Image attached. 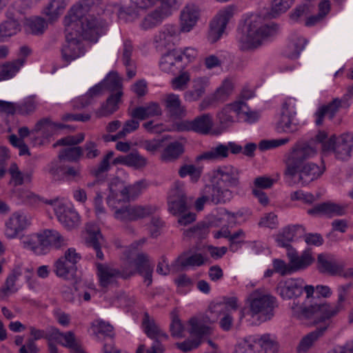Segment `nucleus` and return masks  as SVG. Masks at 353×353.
Listing matches in <instances>:
<instances>
[{"label":"nucleus","instance_id":"nucleus-1","mask_svg":"<svg viewBox=\"0 0 353 353\" xmlns=\"http://www.w3.org/2000/svg\"><path fill=\"white\" fill-rule=\"evenodd\" d=\"M318 147L314 141L296 142L284 157V177L289 185L301 183L306 185L320 177L325 167L307 162L317 153Z\"/></svg>","mask_w":353,"mask_h":353},{"label":"nucleus","instance_id":"nucleus-2","mask_svg":"<svg viewBox=\"0 0 353 353\" xmlns=\"http://www.w3.org/2000/svg\"><path fill=\"white\" fill-rule=\"evenodd\" d=\"M278 26L265 24L259 15H251L245 23L243 31L238 37V46L242 51L254 50L261 46L263 41L276 34Z\"/></svg>","mask_w":353,"mask_h":353},{"label":"nucleus","instance_id":"nucleus-3","mask_svg":"<svg viewBox=\"0 0 353 353\" xmlns=\"http://www.w3.org/2000/svg\"><path fill=\"white\" fill-rule=\"evenodd\" d=\"M210 182V185H207V190L216 194L214 201L217 199L225 203L233 198V192L230 188L239 185V171L231 165L219 166L212 170Z\"/></svg>","mask_w":353,"mask_h":353},{"label":"nucleus","instance_id":"nucleus-4","mask_svg":"<svg viewBox=\"0 0 353 353\" xmlns=\"http://www.w3.org/2000/svg\"><path fill=\"white\" fill-rule=\"evenodd\" d=\"M94 4V0H81L70 8L64 18H69L70 23L80 27L84 35L92 40H96L103 33L102 23L97 17L85 14Z\"/></svg>","mask_w":353,"mask_h":353},{"label":"nucleus","instance_id":"nucleus-5","mask_svg":"<svg viewBox=\"0 0 353 353\" xmlns=\"http://www.w3.org/2000/svg\"><path fill=\"white\" fill-rule=\"evenodd\" d=\"M21 243L26 249L30 250L37 254L47 252L50 246L61 249L68 245V239L54 230H46L42 233L24 235Z\"/></svg>","mask_w":353,"mask_h":353},{"label":"nucleus","instance_id":"nucleus-6","mask_svg":"<svg viewBox=\"0 0 353 353\" xmlns=\"http://www.w3.org/2000/svg\"><path fill=\"white\" fill-rule=\"evenodd\" d=\"M315 143L321 144L324 154L333 153L336 159L347 160L353 148V134H343L339 137L333 134L330 138L324 131H320L316 135Z\"/></svg>","mask_w":353,"mask_h":353},{"label":"nucleus","instance_id":"nucleus-7","mask_svg":"<svg viewBox=\"0 0 353 353\" xmlns=\"http://www.w3.org/2000/svg\"><path fill=\"white\" fill-rule=\"evenodd\" d=\"M63 23L65 26V43L61 49V55L65 61L70 63L84 54L85 48L82 43L83 39L95 43L99 37H97L96 40L87 38L84 35L83 30L79 28L80 27L70 23L69 18L64 20Z\"/></svg>","mask_w":353,"mask_h":353},{"label":"nucleus","instance_id":"nucleus-8","mask_svg":"<svg viewBox=\"0 0 353 353\" xmlns=\"http://www.w3.org/2000/svg\"><path fill=\"white\" fill-rule=\"evenodd\" d=\"M248 304L251 316H256L265 321L273 317L274 310L278 306L276 297L264 288L252 292L248 297Z\"/></svg>","mask_w":353,"mask_h":353},{"label":"nucleus","instance_id":"nucleus-9","mask_svg":"<svg viewBox=\"0 0 353 353\" xmlns=\"http://www.w3.org/2000/svg\"><path fill=\"white\" fill-rule=\"evenodd\" d=\"M292 310L298 315L301 314L303 316L313 319V323L315 325L323 323V325L318 327L316 330L310 332L302 338L299 344L296 347L298 353H306L314 344V343L323 334L324 332L327 330L330 324V321H319L316 323L318 319L315 318L314 315V310L310 307H303L302 305L296 304L293 302Z\"/></svg>","mask_w":353,"mask_h":353},{"label":"nucleus","instance_id":"nucleus-10","mask_svg":"<svg viewBox=\"0 0 353 353\" xmlns=\"http://www.w3.org/2000/svg\"><path fill=\"white\" fill-rule=\"evenodd\" d=\"M145 242L146 239L145 238L134 242L125 251V254L126 258L133 260L136 272L143 275L145 282L147 283V285H149L152 283L153 265L150 263L147 254L138 251L139 247L142 246Z\"/></svg>","mask_w":353,"mask_h":353},{"label":"nucleus","instance_id":"nucleus-11","mask_svg":"<svg viewBox=\"0 0 353 353\" xmlns=\"http://www.w3.org/2000/svg\"><path fill=\"white\" fill-rule=\"evenodd\" d=\"M351 286L350 284H346L339 287L338 300L336 303H323L310 307L314 310L315 318L318 319V321H316V323L325 321H330V319L331 318L335 316L344 310V303L348 297Z\"/></svg>","mask_w":353,"mask_h":353},{"label":"nucleus","instance_id":"nucleus-12","mask_svg":"<svg viewBox=\"0 0 353 353\" xmlns=\"http://www.w3.org/2000/svg\"><path fill=\"white\" fill-rule=\"evenodd\" d=\"M81 255L73 248H68L64 254L54 261L52 270L55 275L63 280L72 279L77 270V263Z\"/></svg>","mask_w":353,"mask_h":353},{"label":"nucleus","instance_id":"nucleus-13","mask_svg":"<svg viewBox=\"0 0 353 353\" xmlns=\"http://www.w3.org/2000/svg\"><path fill=\"white\" fill-rule=\"evenodd\" d=\"M45 202L53 208L58 221L68 230H72L79 225L80 216L77 212L68 206L63 199L55 198Z\"/></svg>","mask_w":353,"mask_h":353},{"label":"nucleus","instance_id":"nucleus-14","mask_svg":"<svg viewBox=\"0 0 353 353\" xmlns=\"http://www.w3.org/2000/svg\"><path fill=\"white\" fill-rule=\"evenodd\" d=\"M158 0H130L131 5L123 7L115 4L118 17L125 22H132L139 19L141 12L154 6Z\"/></svg>","mask_w":353,"mask_h":353},{"label":"nucleus","instance_id":"nucleus-15","mask_svg":"<svg viewBox=\"0 0 353 353\" xmlns=\"http://www.w3.org/2000/svg\"><path fill=\"white\" fill-rule=\"evenodd\" d=\"M299 129V123L296 119L294 99L286 100L282 106L279 120L276 123L279 132L293 133Z\"/></svg>","mask_w":353,"mask_h":353},{"label":"nucleus","instance_id":"nucleus-16","mask_svg":"<svg viewBox=\"0 0 353 353\" xmlns=\"http://www.w3.org/2000/svg\"><path fill=\"white\" fill-rule=\"evenodd\" d=\"M234 6H227L219 11L210 24L208 39L211 43L217 41L225 32L226 26L234 15Z\"/></svg>","mask_w":353,"mask_h":353},{"label":"nucleus","instance_id":"nucleus-17","mask_svg":"<svg viewBox=\"0 0 353 353\" xmlns=\"http://www.w3.org/2000/svg\"><path fill=\"white\" fill-rule=\"evenodd\" d=\"M248 110L247 103L240 99L226 104L216 114V119L222 128H226L236 120L241 117L242 113H246Z\"/></svg>","mask_w":353,"mask_h":353},{"label":"nucleus","instance_id":"nucleus-18","mask_svg":"<svg viewBox=\"0 0 353 353\" xmlns=\"http://www.w3.org/2000/svg\"><path fill=\"white\" fill-rule=\"evenodd\" d=\"M177 3V0H162V4L154 10L145 16L140 27L145 30L154 28L171 14V7Z\"/></svg>","mask_w":353,"mask_h":353},{"label":"nucleus","instance_id":"nucleus-19","mask_svg":"<svg viewBox=\"0 0 353 353\" xmlns=\"http://www.w3.org/2000/svg\"><path fill=\"white\" fill-rule=\"evenodd\" d=\"M241 150L242 147L234 142H229L227 145L219 143L203 152L196 159L199 161H221L228 157L230 152L232 154H239Z\"/></svg>","mask_w":353,"mask_h":353},{"label":"nucleus","instance_id":"nucleus-20","mask_svg":"<svg viewBox=\"0 0 353 353\" xmlns=\"http://www.w3.org/2000/svg\"><path fill=\"white\" fill-rule=\"evenodd\" d=\"M239 307L238 299L236 297H230L227 299L223 303H219L211 307V312L223 315L219 324L220 327L225 331L231 329L233 317L232 314L236 311Z\"/></svg>","mask_w":353,"mask_h":353},{"label":"nucleus","instance_id":"nucleus-21","mask_svg":"<svg viewBox=\"0 0 353 353\" xmlns=\"http://www.w3.org/2000/svg\"><path fill=\"white\" fill-rule=\"evenodd\" d=\"M168 205L169 210L174 214H181L187 210V198L183 183H174L169 197Z\"/></svg>","mask_w":353,"mask_h":353},{"label":"nucleus","instance_id":"nucleus-22","mask_svg":"<svg viewBox=\"0 0 353 353\" xmlns=\"http://www.w3.org/2000/svg\"><path fill=\"white\" fill-rule=\"evenodd\" d=\"M110 194L107 198V203L110 208H119L123 203L130 201L128 190L119 179H114L109 185Z\"/></svg>","mask_w":353,"mask_h":353},{"label":"nucleus","instance_id":"nucleus-23","mask_svg":"<svg viewBox=\"0 0 353 353\" xmlns=\"http://www.w3.org/2000/svg\"><path fill=\"white\" fill-rule=\"evenodd\" d=\"M97 275L101 287L108 288L117 283L121 276H126V272H120L119 268H115L108 264H97Z\"/></svg>","mask_w":353,"mask_h":353},{"label":"nucleus","instance_id":"nucleus-24","mask_svg":"<svg viewBox=\"0 0 353 353\" xmlns=\"http://www.w3.org/2000/svg\"><path fill=\"white\" fill-rule=\"evenodd\" d=\"M212 321L207 315L199 314L191 317L187 323L188 332L196 338L201 339L211 332L210 324Z\"/></svg>","mask_w":353,"mask_h":353},{"label":"nucleus","instance_id":"nucleus-25","mask_svg":"<svg viewBox=\"0 0 353 353\" xmlns=\"http://www.w3.org/2000/svg\"><path fill=\"white\" fill-rule=\"evenodd\" d=\"M304 281L301 278L288 279L278 283L276 290L279 294L285 299H290L299 296L303 290Z\"/></svg>","mask_w":353,"mask_h":353},{"label":"nucleus","instance_id":"nucleus-26","mask_svg":"<svg viewBox=\"0 0 353 353\" xmlns=\"http://www.w3.org/2000/svg\"><path fill=\"white\" fill-rule=\"evenodd\" d=\"M30 224V219L25 214L19 212H14L6 223L5 235L8 239H14Z\"/></svg>","mask_w":353,"mask_h":353},{"label":"nucleus","instance_id":"nucleus-27","mask_svg":"<svg viewBox=\"0 0 353 353\" xmlns=\"http://www.w3.org/2000/svg\"><path fill=\"white\" fill-rule=\"evenodd\" d=\"M159 68L165 73L175 74L183 68L182 52L172 50L162 55L159 61Z\"/></svg>","mask_w":353,"mask_h":353},{"label":"nucleus","instance_id":"nucleus-28","mask_svg":"<svg viewBox=\"0 0 353 353\" xmlns=\"http://www.w3.org/2000/svg\"><path fill=\"white\" fill-rule=\"evenodd\" d=\"M199 16L200 9L198 6L192 3L186 4L181 12V31L190 32L196 26Z\"/></svg>","mask_w":353,"mask_h":353},{"label":"nucleus","instance_id":"nucleus-29","mask_svg":"<svg viewBox=\"0 0 353 353\" xmlns=\"http://www.w3.org/2000/svg\"><path fill=\"white\" fill-rule=\"evenodd\" d=\"M343 265L338 263L332 254L322 253L318 255L317 268L322 273L338 274L343 270Z\"/></svg>","mask_w":353,"mask_h":353},{"label":"nucleus","instance_id":"nucleus-30","mask_svg":"<svg viewBox=\"0 0 353 353\" xmlns=\"http://www.w3.org/2000/svg\"><path fill=\"white\" fill-rule=\"evenodd\" d=\"M179 34L178 28L173 25L167 24L155 35L154 41L158 48H168L174 45Z\"/></svg>","mask_w":353,"mask_h":353},{"label":"nucleus","instance_id":"nucleus-31","mask_svg":"<svg viewBox=\"0 0 353 353\" xmlns=\"http://www.w3.org/2000/svg\"><path fill=\"white\" fill-rule=\"evenodd\" d=\"M305 234V228L301 225L285 227L276 236V241L281 247L288 248L290 243Z\"/></svg>","mask_w":353,"mask_h":353},{"label":"nucleus","instance_id":"nucleus-32","mask_svg":"<svg viewBox=\"0 0 353 353\" xmlns=\"http://www.w3.org/2000/svg\"><path fill=\"white\" fill-rule=\"evenodd\" d=\"M85 229L86 236L85 239L86 245L94 250L98 259L103 260V254L101 250L102 236L98 225L93 223H88L86 225Z\"/></svg>","mask_w":353,"mask_h":353},{"label":"nucleus","instance_id":"nucleus-33","mask_svg":"<svg viewBox=\"0 0 353 353\" xmlns=\"http://www.w3.org/2000/svg\"><path fill=\"white\" fill-rule=\"evenodd\" d=\"M142 326L145 333L149 338L153 339L154 342L161 343L168 340V334L161 329L153 319L150 317L148 313L144 314Z\"/></svg>","mask_w":353,"mask_h":353},{"label":"nucleus","instance_id":"nucleus-34","mask_svg":"<svg viewBox=\"0 0 353 353\" xmlns=\"http://www.w3.org/2000/svg\"><path fill=\"white\" fill-rule=\"evenodd\" d=\"M307 213L311 215L323 214L328 217L342 216L345 213L344 206L332 203L325 202L315 205L313 208L308 210Z\"/></svg>","mask_w":353,"mask_h":353},{"label":"nucleus","instance_id":"nucleus-35","mask_svg":"<svg viewBox=\"0 0 353 353\" xmlns=\"http://www.w3.org/2000/svg\"><path fill=\"white\" fill-rule=\"evenodd\" d=\"M25 272L31 274L32 270L28 268H23L21 266H17L13 269L11 273L7 276L3 285L1 288V292L3 296L15 293L18 290L15 283Z\"/></svg>","mask_w":353,"mask_h":353},{"label":"nucleus","instance_id":"nucleus-36","mask_svg":"<svg viewBox=\"0 0 353 353\" xmlns=\"http://www.w3.org/2000/svg\"><path fill=\"white\" fill-rule=\"evenodd\" d=\"M306 44V40L297 34H292L283 50V54L291 59H297Z\"/></svg>","mask_w":353,"mask_h":353},{"label":"nucleus","instance_id":"nucleus-37","mask_svg":"<svg viewBox=\"0 0 353 353\" xmlns=\"http://www.w3.org/2000/svg\"><path fill=\"white\" fill-rule=\"evenodd\" d=\"M52 337L61 345L69 348L71 352L81 344L72 331L61 332L59 330H54Z\"/></svg>","mask_w":353,"mask_h":353},{"label":"nucleus","instance_id":"nucleus-38","mask_svg":"<svg viewBox=\"0 0 353 353\" xmlns=\"http://www.w3.org/2000/svg\"><path fill=\"white\" fill-rule=\"evenodd\" d=\"M162 114V110L158 103L150 102L145 105L139 106L134 108L131 115L134 119L145 120L149 117L160 116Z\"/></svg>","mask_w":353,"mask_h":353},{"label":"nucleus","instance_id":"nucleus-39","mask_svg":"<svg viewBox=\"0 0 353 353\" xmlns=\"http://www.w3.org/2000/svg\"><path fill=\"white\" fill-rule=\"evenodd\" d=\"M133 53V46L129 40L123 42L122 50L121 60L126 68L127 76L132 79L136 75V65L134 60L132 59Z\"/></svg>","mask_w":353,"mask_h":353},{"label":"nucleus","instance_id":"nucleus-40","mask_svg":"<svg viewBox=\"0 0 353 353\" xmlns=\"http://www.w3.org/2000/svg\"><path fill=\"white\" fill-rule=\"evenodd\" d=\"M24 63V58H18L14 61L0 64V81L14 77Z\"/></svg>","mask_w":353,"mask_h":353},{"label":"nucleus","instance_id":"nucleus-41","mask_svg":"<svg viewBox=\"0 0 353 353\" xmlns=\"http://www.w3.org/2000/svg\"><path fill=\"white\" fill-rule=\"evenodd\" d=\"M288 256L293 272L307 268L314 261L313 257L309 252H304L301 256H299L295 252L289 251Z\"/></svg>","mask_w":353,"mask_h":353},{"label":"nucleus","instance_id":"nucleus-42","mask_svg":"<svg viewBox=\"0 0 353 353\" xmlns=\"http://www.w3.org/2000/svg\"><path fill=\"white\" fill-rule=\"evenodd\" d=\"M208 85V79L199 77L193 81L192 90L187 91L184 94V99L188 101L199 100L205 93V88Z\"/></svg>","mask_w":353,"mask_h":353},{"label":"nucleus","instance_id":"nucleus-43","mask_svg":"<svg viewBox=\"0 0 353 353\" xmlns=\"http://www.w3.org/2000/svg\"><path fill=\"white\" fill-rule=\"evenodd\" d=\"M341 103L342 101L336 98L327 105L321 106L315 113L316 124L317 125H321L325 114H328L330 118L332 119L341 107Z\"/></svg>","mask_w":353,"mask_h":353},{"label":"nucleus","instance_id":"nucleus-44","mask_svg":"<svg viewBox=\"0 0 353 353\" xmlns=\"http://www.w3.org/2000/svg\"><path fill=\"white\" fill-rule=\"evenodd\" d=\"M250 339L254 345L258 344L265 350V353H276L278 352V343L274 337L269 334H265L261 336H250Z\"/></svg>","mask_w":353,"mask_h":353},{"label":"nucleus","instance_id":"nucleus-45","mask_svg":"<svg viewBox=\"0 0 353 353\" xmlns=\"http://www.w3.org/2000/svg\"><path fill=\"white\" fill-rule=\"evenodd\" d=\"M8 173L10 175L9 185L17 187L23 185L26 182H30L32 179V173L30 172H22L17 163H11Z\"/></svg>","mask_w":353,"mask_h":353},{"label":"nucleus","instance_id":"nucleus-46","mask_svg":"<svg viewBox=\"0 0 353 353\" xmlns=\"http://www.w3.org/2000/svg\"><path fill=\"white\" fill-rule=\"evenodd\" d=\"M122 95V91H119L117 93H112L108 98L105 103L103 104L101 108L97 110V117H107L117 111L118 109V103H119Z\"/></svg>","mask_w":353,"mask_h":353},{"label":"nucleus","instance_id":"nucleus-47","mask_svg":"<svg viewBox=\"0 0 353 353\" xmlns=\"http://www.w3.org/2000/svg\"><path fill=\"white\" fill-rule=\"evenodd\" d=\"M192 121L193 132L201 134H208L213 126V118L210 114L197 116Z\"/></svg>","mask_w":353,"mask_h":353},{"label":"nucleus","instance_id":"nucleus-48","mask_svg":"<svg viewBox=\"0 0 353 353\" xmlns=\"http://www.w3.org/2000/svg\"><path fill=\"white\" fill-rule=\"evenodd\" d=\"M165 108L172 116L179 117L185 114V109L181 105L179 95L170 93L165 97Z\"/></svg>","mask_w":353,"mask_h":353},{"label":"nucleus","instance_id":"nucleus-49","mask_svg":"<svg viewBox=\"0 0 353 353\" xmlns=\"http://www.w3.org/2000/svg\"><path fill=\"white\" fill-rule=\"evenodd\" d=\"M69 0H52L45 10L48 20L53 21L57 19L65 10Z\"/></svg>","mask_w":353,"mask_h":353},{"label":"nucleus","instance_id":"nucleus-50","mask_svg":"<svg viewBox=\"0 0 353 353\" xmlns=\"http://www.w3.org/2000/svg\"><path fill=\"white\" fill-rule=\"evenodd\" d=\"M184 152L183 145L179 141L168 145L161 153V159L165 161H172L178 159Z\"/></svg>","mask_w":353,"mask_h":353},{"label":"nucleus","instance_id":"nucleus-51","mask_svg":"<svg viewBox=\"0 0 353 353\" xmlns=\"http://www.w3.org/2000/svg\"><path fill=\"white\" fill-rule=\"evenodd\" d=\"M20 24L16 20L6 21L0 24V41L3 42L8 38L20 31Z\"/></svg>","mask_w":353,"mask_h":353},{"label":"nucleus","instance_id":"nucleus-52","mask_svg":"<svg viewBox=\"0 0 353 353\" xmlns=\"http://www.w3.org/2000/svg\"><path fill=\"white\" fill-rule=\"evenodd\" d=\"M208 261V258L201 253H195L191 255L184 254L179 259L180 265L183 267H199L204 265Z\"/></svg>","mask_w":353,"mask_h":353},{"label":"nucleus","instance_id":"nucleus-53","mask_svg":"<svg viewBox=\"0 0 353 353\" xmlns=\"http://www.w3.org/2000/svg\"><path fill=\"white\" fill-rule=\"evenodd\" d=\"M129 207L132 221L152 214L157 210L156 207L152 205H129Z\"/></svg>","mask_w":353,"mask_h":353},{"label":"nucleus","instance_id":"nucleus-54","mask_svg":"<svg viewBox=\"0 0 353 353\" xmlns=\"http://www.w3.org/2000/svg\"><path fill=\"white\" fill-rule=\"evenodd\" d=\"M92 330L93 333L97 336L102 335L104 336L112 337L113 327L108 322L103 320H95L92 323Z\"/></svg>","mask_w":353,"mask_h":353},{"label":"nucleus","instance_id":"nucleus-55","mask_svg":"<svg viewBox=\"0 0 353 353\" xmlns=\"http://www.w3.org/2000/svg\"><path fill=\"white\" fill-rule=\"evenodd\" d=\"M214 196H216V194L214 191H208L206 185L202 190L201 196L195 201L196 210L197 211H201L203 209L205 203L207 202H210L214 204L225 203L223 201H214L213 198Z\"/></svg>","mask_w":353,"mask_h":353},{"label":"nucleus","instance_id":"nucleus-56","mask_svg":"<svg viewBox=\"0 0 353 353\" xmlns=\"http://www.w3.org/2000/svg\"><path fill=\"white\" fill-rule=\"evenodd\" d=\"M233 84L231 81L225 79L216 90L213 94V99L216 101H224L228 99L233 91Z\"/></svg>","mask_w":353,"mask_h":353},{"label":"nucleus","instance_id":"nucleus-57","mask_svg":"<svg viewBox=\"0 0 353 353\" xmlns=\"http://www.w3.org/2000/svg\"><path fill=\"white\" fill-rule=\"evenodd\" d=\"M57 129V125L48 119H43L37 123L32 132H41L43 137L52 135Z\"/></svg>","mask_w":353,"mask_h":353},{"label":"nucleus","instance_id":"nucleus-58","mask_svg":"<svg viewBox=\"0 0 353 353\" xmlns=\"http://www.w3.org/2000/svg\"><path fill=\"white\" fill-rule=\"evenodd\" d=\"M179 175L181 178L190 176V180L193 183L199 181L201 175V169L192 164H185L179 170Z\"/></svg>","mask_w":353,"mask_h":353},{"label":"nucleus","instance_id":"nucleus-59","mask_svg":"<svg viewBox=\"0 0 353 353\" xmlns=\"http://www.w3.org/2000/svg\"><path fill=\"white\" fill-rule=\"evenodd\" d=\"M104 89L108 90L112 93L122 91V83L120 78L116 74H110L102 82Z\"/></svg>","mask_w":353,"mask_h":353},{"label":"nucleus","instance_id":"nucleus-60","mask_svg":"<svg viewBox=\"0 0 353 353\" xmlns=\"http://www.w3.org/2000/svg\"><path fill=\"white\" fill-rule=\"evenodd\" d=\"M83 155V149L79 147H69L60 151L59 157L69 161L78 160Z\"/></svg>","mask_w":353,"mask_h":353},{"label":"nucleus","instance_id":"nucleus-61","mask_svg":"<svg viewBox=\"0 0 353 353\" xmlns=\"http://www.w3.org/2000/svg\"><path fill=\"white\" fill-rule=\"evenodd\" d=\"M294 0H273L271 14L273 17L285 12L293 4Z\"/></svg>","mask_w":353,"mask_h":353},{"label":"nucleus","instance_id":"nucleus-62","mask_svg":"<svg viewBox=\"0 0 353 353\" xmlns=\"http://www.w3.org/2000/svg\"><path fill=\"white\" fill-rule=\"evenodd\" d=\"M37 103L33 97H28L20 103H17V114L28 115L34 112Z\"/></svg>","mask_w":353,"mask_h":353},{"label":"nucleus","instance_id":"nucleus-63","mask_svg":"<svg viewBox=\"0 0 353 353\" xmlns=\"http://www.w3.org/2000/svg\"><path fill=\"white\" fill-rule=\"evenodd\" d=\"M104 88L101 83L94 85L89 90V91L79 100L81 103V107H85L91 103V99L95 97L102 94Z\"/></svg>","mask_w":353,"mask_h":353},{"label":"nucleus","instance_id":"nucleus-64","mask_svg":"<svg viewBox=\"0 0 353 353\" xmlns=\"http://www.w3.org/2000/svg\"><path fill=\"white\" fill-rule=\"evenodd\" d=\"M254 349V345L249 336L236 343L232 353H256Z\"/></svg>","mask_w":353,"mask_h":353}]
</instances>
